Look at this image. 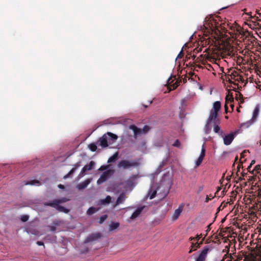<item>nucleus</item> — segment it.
I'll return each instance as SVG.
<instances>
[{"instance_id": "nucleus-1", "label": "nucleus", "mask_w": 261, "mask_h": 261, "mask_svg": "<svg viewBox=\"0 0 261 261\" xmlns=\"http://www.w3.org/2000/svg\"><path fill=\"white\" fill-rule=\"evenodd\" d=\"M215 46L212 48H206L204 52L206 54L204 55L205 60L202 61V64L205 66V67L208 70H214V67L208 63V62H211L213 64H215L217 65H218V62L220 60V57L221 56L222 53L220 50H217V48Z\"/></svg>"}, {"instance_id": "nucleus-54", "label": "nucleus", "mask_w": 261, "mask_h": 261, "mask_svg": "<svg viewBox=\"0 0 261 261\" xmlns=\"http://www.w3.org/2000/svg\"><path fill=\"white\" fill-rule=\"evenodd\" d=\"M242 166V163H240V164L238 165V167H237V168L238 170H239L240 168H241V167Z\"/></svg>"}, {"instance_id": "nucleus-2", "label": "nucleus", "mask_w": 261, "mask_h": 261, "mask_svg": "<svg viewBox=\"0 0 261 261\" xmlns=\"http://www.w3.org/2000/svg\"><path fill=\"white\" fill-rule=\"evenodd\" d=\"M221 107V102L219 101H215L213 103V108L210 111V115L207 120L206 126H208L210 124L213 123L214 125V131L216 133H220L221 135L223 134L222 131H220V127L219 124L220 123V119L218 118V112L220 110Z\"/></svg>"}, {"instance_id": "nucleus-62", "label": "nucleus", "mask_w": 261, "mask_h": 261, "mask_svg": "<svg viewBox=\"0 0 261 261\" xmlns=\"http://www.w3.org/2000/svg\"><path fill=\"white\" fill-rule=\"evenodd\" d=\"M195 58H196V56H195L193 55V56H192V59H193V60H195Z\"/></svg>"}, {"instance_id": "nucleus-25", "label": "nucleus", "mask_w": 261, "mask_h": 261, "mask_svg": "<svg viewBox=\"0 0 261 261\" xmlns=\"http://www.w3.org/2000/svg\"><path fill=\"white\" fill-rule=\"evenodd\" d=\"M118 152H116L112 156L109 158L108 160V163H113L118 158Z\"/></svg>"}, {"instance_id": "nucleus-43", "label": "nucleus", "mask_w": 261, "mask_h": 261, "mask_svg": "<svg viewBox=\"0 0 261 261\" xmlns=\"http://www.w3.org/2000/svg\"><path fill=\"white\" fill-rule=\"evenodd\" d=\"M203 189V186H200L198 187L197 190V194H199Z\"/></svg>"}, {"instance_id": "nucleus-42", "label": "nucleus", "mask_w": 261, "mask_h": 261, "mask_svg": "<svg viewBox=\"0 0 261 261\" xmlns=\"http://www.w3.org/2000/svg\"><path fill=\"white\" fill-rule=\"evenodd\" d=\"M226 81L227 82H228L229 83H231V84H233L234 85H236V84L233 82H232L231 81V79L230 78L229 76L227 75L226 77Z\"/></svg>"}, {"instance_id": "nucleus-23", "label": "nucleus", "mask_w": 261, "mask_h": 261, "mask_svg": "<svg viewBox=\"0 0 261 261\" xmlns=\"http://www.w3.org/2000/svg\"><path fill=\"white\" fill-rule=\"evenodd\" d=\"M156 194V190L155 189H153L152 188H150L149 190L148 195L150 199H153L155 197Z\"/></svg>"}, {"instance_id": "nucleus-4", "label": "nucleus", "mask_w": 261, "mask_h": 261, "mask_svg": "<svg viewBox=\"0 0 261 261\" xmlns=\"http://www.w3.org/2000/svg\"><path fill=\"white\" fill-rule=\"evenodd\" d=\"M139 165V163L137 162H130L126 160H123L118 163V168H122L124 169H126L132 167H137Z\"/></svg>"}, {"instance_id": "nucleus-27", "label": "nucleus", "mask_w": 261, "mask_h": 261, "mask_svg": "<svg viewBox=\"0 0 261 261\" xmlns=\"http://www.w3.org/2000/svg\"><path fill=\"white\" fill-rule=\"evenodd\" d=\"M119 223L118 222H112L110 225V230L112 231L117 229L119 226Z\"/></svg>"}, {"instance_id": "nucleus-58", "label": "nucleus", "mask_w": 261, "mask_h": 261, "mask_svg": "<svg viewBox=\"0 0 261 261\" xmlns=\"http://www.w3.org/2000/svg\"><path fill=\"white\" fill-rule=\"evenodd\" d=\"M241 174H242V176H243V177H244V176H246V175H247V173H244V172H242V173H241Z\"/></svg>"}, {"instance_id": "nucleus-40", "label": "nucleus", "mask_w": 261, "mask_h": 261, "mask_svg": "<svg viewBox=\"0 0 261 261\" xmlns=\"http://www.w3.org/2000/svg\"><path fill=\"white\" fill-rule=\"evenodd\" d=\"M201 237L202 234H197L196 237H195V241L198 242L199 241V240L201 238Z\"/></svg>"}, {"instance_id": "nucleus-39", "label": "nucleus", "mask_w": 261, "mask_h": 261, "mask_svg": "<svg viewBox=\"0 0 261 261\" xmlns=\"http://www.w3.org/2000/svg\"><path fill=\"white\" fill-rule=\"evenodd\" d=\"M180 143L179 141L178 140H176L175 141V142L173 143V146L176 147H179L180 146Z\"/></svg>"}, {"instance_id": "nucleus-6", "label": "nucleus", "mask_w": 261, "mask_h": 261, "mask_svg": "<svg viewBox=\"0 0 261 261\" xmlns=\"http://www.w3.org/2000/svg\"><path fill=\"white\" fill-rule=\"evenodd\" d=\"M236 135V133H231L225 135L223 137V142L225 145H230L233 140L234 137Z\"/></svg>"}, {"instance_id": "nucleus-63", "label": "nucleus", "mask_w": 261, "mask_h": 261, "mask_svg": "<svg viewBox=\"0 0 261 261\" xmlns=\"http://www.w3.org/2000/svg\"><path fill=\"white\" fill-rule=\"evenodd\" d=\"M225 118L226 119H228V116H226L225 117Z\"/></svg>"}, {"instance_id": "nucleus-16", "label": "nucleus", "mask_w": 261, "mask_h": 261, "mask_svg": "<svg viewBox=\"0 0 261 261\" xmlns=\"http://www.w3.org/2000/svg\"><path fill=\"white\" fill-rule=\"evenodd\" d=\"M225 261H238L236 258V256H233L231 253H227L225 254L223 258V260Z\"/></svg>"}, {"instance_id": "nucleus-20", "label": "nucleus", "mask_w": 261, "mask_h": 261, "mask_svg": "<svg viewBox=\"0 0 261 261\" xmlns=\"http://www.w3.org/2000/svg\"><path fill=\"white\" fill-rule=\"evenodd\" d=\"M198 248H199V246L198 244V242H192L189 253H191L192 252L196 251Z\"/></svg>"}, {"instance_id": "nucleus-48", "label": "nucleus", "mask_w": 261, "mask_h": 261, "mask_svg": "<svg viewBox=\"0 0 261 261\" xmlns=\"http://www.w3.org/2000/svg\"><path fill=\"white\" fill-rule=\"evenodd\" d=\"M178 85L177 83V82H176L174 84H173L172 85V87H173V89H176L177 87H178Z\"/></svg>"}, {"instance_id": "nucleus-45", "label": "nucleus", "mask_w": 261, "mask_h": 261, "mask_svg": "<svg viewBox=\"0 0 261 261\" xmlns=\"http://www.w3.org/2000/svg\"><path fill=\"white\" fill-rule=\"evenodd\" d=\"M148 129H149L148 126L147 125H145L143 127V129L142 130V132L145 133H147Z\"/></svg>"}, {"instance_id": "nucleus-49", "label": "nucleus", "mask_w": 261, "mask_h": 261, "mask_svg": "<svg viewBox=\"0 0 261 261\" xmlns=\"http://www.w3.org/2000/svg\"><path fill=\"white\" fill-rule=\"evenodd\" d=\"M36 243L38 246H43L44 247L43 242L41 241H37Z\"/></svg>"}, {"instance_id": "nucleus-8", "label": "nucleus", "mask_w": 261, "mask_h": 261, "mask_svg": "<svg viewBox=\"0 0 261 261\" xmlns=\"http://www.w3.org/2000/svg\"><path fill=\"white\" fill-rule=\"evenodd\" d=\"M233 97L232 93L230 94L229 93L225 97V104L224 106L225 113H227L228 112V108L227 105L229 104V103H232L233 101Z\"/></svg>"}, {"instance_id": "nucleus-46", "label": "nucleus", "mask_w": 261, "mask_h": 261, "mask_svg": "<svg viewBox=\"0 0 261 261\" xmlns=\"http://www.w3.org/2000/svg\"><path fill=\"white\" fill-rule=\"evenodd\" d=\"M215 197L214 196H213L212 197V198H210L209 196L208 195L206 196V198H205V202H208L210 200H211L212 199L214 198Z\"/></svg>"}, {"instance_id": "nucleus-50", "label": "nucleus", "mask_w": 261, "mask_h": 261, "mask_svg": "<svg viewBox=\"0 0 261 261\" xmlns=\"http://www.w3.org/2000/svg\"><path fill=\"white\" fill-rule=\"evenodd\" d=\"M58 187L59 188H60L61 189H65L64 186L62 185V184L58 185Z\"/></svg>"}, {"instance_id": "nucleus-34", "label": "nucleus", "mask_w": 261, "mask_h": 261, "mask_svg": "<svg viewBox=\"0 0 261 261\" xmlns=\"http://www.w3.org/2000/svg\"><path fill=\"white\" fill-rule=\"evenodd\" d=\"M205 154V147L204 144H203L202 146L201 151V153H200L199 156L204 159Z\"/></svg>"}, {"instance_id": "nucleus-17", "label": "nucleus", "mask_w": 261, "mask_h": 261, "mask_svg": "<svg viewBox=\"0 0 261 261\" xmlns=\"http://www.w3.org/2000/svg\"><path fill=\"white\" fill-rule=\"evenodd\" d=\"M90 182V180L89 179H87L85 180V181H84L83 182L80 183L77 185V188L79 190H80L84 189L88 186V185L89 184Z\"/></svg>"}, {"instance_id": "nucleus-56", "label": "nucleus", "mask_w": 261, "mask_h": 261, "mask_svg": "<svg viewBox=\"0 0 261 261\" xmlns=\"http://www.w3.org/2000/svg\"><path fill=\"white\" fill-rule=\"evenodd\" d=\"M106 168V167L102 166H101V167L100 168L99 170H102L105 169Z\"/></svg>"}, {"instance_id": "nucleus-7", "label": "nucleus", "mask_w": 261, "mask_h": 261, "mask_svg": "<svg viewBox=\"0 0 261 261\" xmlns=\"http://www.w3.org/2000/svg\"><path fill=\"white\" fill-rule=\"evenodd\" d=\"M101 237V235L100 233H92L86 238V239L84 241V243H88L89 242L97 240V239L100 238Z\"/></svg>"}, {"instance_id": "nucleus-28", "label": "nucleus", "mask_w": 261, "mask_h": 261, "mask_svg": "<svg viewBox=\"0 0 261 261\" xmlns=\"http://www.w3.org/2000/svg\"><path fill=\"white\" fill-rule=\"evenodd\" d=\"M237 72H235V73H231L230 75H228L229 76L230 78L232 80H234L235 81H239V80H241V76H239L238 75H236Z\"/></svg>"}, {"instance_id": "nucleus-47", "label": "nucleus", "mask_w": 261, "mask_h": 261, "mask_svg": "<svg viewBox=\"0 0 261 261\" xmlns=\"http://www.w3.org/2000/svg\"><path fill=\"white\" fill-rule=\"evenodd\" d=\"M207 235V234H205V236L203 238V239L200 241V242H198V244L199 245V248L200 247L201 245L203 243V242L204 240V238H205V237Z\"/></svg>"}, {"instance_id": "nucleus-9", "label": "nucleus", "mask_w": 261, "mask_h": 261, "mask_svg": "<svg viewBox=\"0 0 261 261\" xmlns=\"http://www.w3.org/2000/svg\"><path fill=\"white\" fill-rule=\"evenodd\" d=\"M99 145L102 147H106L108 146V137L107 135L106 134L103 135L99 139Z\"/></svg>"}, {"instance_id": "nucleus-24", "label": "nucleus", "mask_w": 261, "mask_h": 261, "mask_svg": "<svg viewBox=\"0 0 261 261\" xmlns=\"http://www.w3.org/2000/svg\"><path fill=\"white\" fill-rule=\"evenodd\" d=\"M37 185L38 186H40L41 183L38 180L34 179V180H32L27 181L24 184V185Z\"/></svg>"}, {"instance_id": "nucleus-5", "label": "nucleus", "mask_w": 261, "mask_h": 261, "mask_svg": "<svg viewBox=\"0 0 261 261\" xmlns=\"http://www.w3.org/2000/svg\"><path fill=\"white\" fill-rule=\"evenodd\" d=\"M45 206H50L54 208H55L56 210L60 212H63L65 213L68 212V210L65 208L64 207L61 206L59 205V203H55L54 202H46L44 203Z\"/></svg>"}, {"instance_id": "nucleus-38", "label": "nucleus", "mask_w": 261, "mask_h": 261, "mask_svg": "<svg viewBox=\"0 0 261 261\" xmlns=\"http://www.w3.org/2000/svg\"><path fill=\"white\" fill-rule=\"evenodd\" d=\"M255 163V160H252L250 164V165L247 167V170H248V172H250V169H251V168L252 167V166L253 165H254Z\"/></svg>"}, {"instance_id": "nucleus-30", "label": "nucleus", "mask_w": 261, "mask_h": 261, "mask_svg": "<svg viewBox=\"0 0 261 261\" xmlns=\"http://www.w3.org/2000/svg\"><path fill=\"white\" fill-rule=\"evenodd\" d=\"M97 211V209H96L94 207H90L88 208L87 212V214L89 215H91L95 213Z\"/></svg>"}, {"instance_id": "nucleus-21", "label": "nucleus", "mask_w": 261, "mask_h": 261, "mask_svg": "<svg viewBox=\"0 0 261 261\" xmlns=\"http://www.w3.org/2000/svg\"><path fill=\"white\" fill-rule=\"evenodd\" d=\"M259 107L258 106L255 107V108L253 111V115H252V120L253 121H255L256 120V119L257 118V117L258 115V114H259Z\"/></svg>"}, {"instance_id": "nucleus-15", "label": "nucleus", "mask_w": 261, "mask_h": 261, "mask_svg": "<svg viewBox=\"0 0 261 261\" xmlns=\"http://www.w3.org/2000/svg\"><path fill=\"white\" fill-rule=\"evenodd\" d=\"M94 162L93 161H91L88 165L85 166L81 170V174H84L86 171L91 170L94 165Z\"/></svg>"}, {"instance_id": "nucleus-44", "label": "nucleus", "mask_w": 261, "mask_h": 261, "mask_svg": "<svg viewBox=\"0 0 261 261\" xmlns=\"http://www.w3.org/2000/svg\"><path fill=\"white\" fill-rule=\"evenodd\" d=\"M48 228H49V230L51 231H55L56 230V227L54 226H48Z\"/></svg>"}, {"instance_id": "nucleus-35", "label": "nucleus", "mask_w": 261, "mask_h": 261, "mask_svg": "<svg viewBox=\"0 0 261 261\" xmlns=\"http://www.w3.org/2000/svg\"><path fill=\"white\" fill-rule=\"evenodd\" d=\"M108 218V216L107 215H104L102 216H101L100 218H99V224H101L102 223Z\"/></svg>"}, {"instance_id": "nucleus-18", "label": "nucleus", "mask_w": 261, "mask_h": 261, "mask_svg": "<svg viewBox=\"0 0 261 261\" xmlns=\"http://www.w3.org/2000/svg\"><path fill=\"white\" fill-rule=\"evenodd\" d=\"M143 210V207H141L138 208L131 215L130 218L132 220L136 219L137 218L140 214L141 213Z\"/></svg>"}, {"instance_id": "nucleus-12", "label": "nucleus", "mask_w": 261, "mask_h": 261, "mask_svg": "<svg viewBox=\"0 0 261 261\" xmlns=\"http://www.w3.org/2000/svg\"><path fill=\"white\" fill-rule=\"evenodd\" d=\"M81 166V164L80 162H77L75 165H74L73 168L69 172L68 174H67L64 176V178L66 179L69 177L75 172V171Z\"/></svg>"}, {"instance_id": "nucleus-31", "label": "nucleus", "mask_w": 261, "mask_h": 261, "mask_svg": "<svg viewBox=\"0 0 261 261\" xmlns=\"http://www.w3.org/2000/svg\"><path fill=\"white\" fill-rule=\"evenodd\" d=\"M68 200V199H67L66 198H62L59 199H55V200L52 201L51 202H54L60 204L61 203L65 202L67 201Z\"/></svg>"}, {"instance_id": "nucleus-41", "label": "nucleus", "mask_w": 261, "mask_h": 261, "mask_svg": "<svg viewBox=\"0 0 261 261\" xmlns=\"http://www.w3.org/2000/svg\"><path fill=\"white\" fill-rule=\"evenodd\" d=\"M184 56V53L181 50L180 53L178 54L177 57V59H181Z\"/></svg>"}, {"instance_id": "nucleus-13", "label": "nucleus", "mask_w": 261, "mask_h": 261, "mask_svg": "<svg viewBox=\"0 0 261 261\" xmlns=\"http://www.w3.org/2000/svg\"><path fill=\"white\" fill-rule=\"evenodd\" d=\"M182 210L183 206H179L178 208L175 210L172 216L173 220L175 221L178 218L179 216H180L182 211Z\"/></svg>"}, {"instance_id": "nucleus-52", "label": "nucleus", "mask_w": 261, "mask_h": 261, "mask_svg": "<svg viewBox=\"0 0 261 261\" xmlns=\"http://www.w3.org/2000/svg\"><path fill=\"white\" fill-rule=\"evenodd\" d=\"M189 241L194 242V241H195V237H191L189 239Z\"/></svg>"}, {"instance_id": "nucleus-32", "label": "nucleus", "mask_w": 261, "mask_h": 261, "mask_svg": "<svg viewBox=\"0 0 261 261\" xmlns=\"http://www.w3.org/2000/svg\"><path fill=\"white\" fill-rule=\"evenodd\" d=\"M89 148L92 151H95L97 149V146L95 143H91L89 145Z\"/></svg>"}, {"instance_id": "nucleus-19", "label": "nucleus", "mask_w": 261, "mask_h": 261, "mask_svg": "<svg viewBox=\"0 0 261 261\" xmlns=\"http://www.w3.org/2000/svg\"><path fill=\"white\" fill-rule=\"evenodd\" d=\"M110 175V171H107L104 172L101 175L99 179L98 180L97 182L99 183V181L103 182L107 180Z\"/></svg>"}, {"instance_id": "nucleus-57", "label": "nucleus", "mask_w": 261, "mask_h": 261, "mask_svg": "<svg viewBox=\"0 0 261 261\" xmlns=\"http://www.w3.org/2000/svg\"><path fill=\"white\" fill-rule=\"evenodd\" d=\"M238 95H239L240 96H242V95L240 93H238V94H236V98L237 99Z\"/></svg>"}, {"instance_id": "nucleus-11", "label": "nucleus", "mask_w": 261, "mask_h": 261, "mask_svg": "<svg viewBox=\"0 0 261 261\" xmlns=\"http://www.w3.org/2000/svg\"><path fill=\"white\" fill-rule=\"evenodd\" d=\"M126 198V196L124 193H121L118 196L115 204L114 205V207H115L117 205L122 203Z\"/></svg>"}, {"instance_id": "nucleus-51", "label": "nucleus", "mask_w": 261, "mask_h": 261, "mask_svg": "<svg viewBox=\"0 0 261 261\" xmlns=\"http://www.w3.org/2000/svg\"><path fill=\"white\" fill-rule=\"evenodd\" d=\"M246 152V150H244L243 152H242L241 153V158H244L245 156V153Z\"/></svg>"}, {"instance_id": "nucleus-29", "label": "nucleus", "mask_w": 261, "mask_h": 261, "mask_svg": "<svg viewBox=\"0 0 261 261\" xmlns=\"http://www.w3.org/2000/svg\"><path fill=\"white\" fill-rule=\"evenodd\" d=\"M111 197L108 195L105 199L101 200V203L102 204H109L111 202Z\"/></svg>"}, {"instance_id": "nucleus-64", "label": "nucleus", "mask_w": 261, "mask_h": 261, "mask_svg": "<svg viewBox=\"0 0 261 261\" xmlns=\"http://www.w3.org/2000/svg\"><path fill=\"white\" fill-rule=\"evenodd\" d=\"M237 160H238V157L237 156V157L236 158L235 161H236Z\"/></svg>"}, {"instance_id": "nucleus-36", "label": "nucleus", "mask_w": 261, "mask_h": 261, "mask_svg": "<svg viewBox=\"0 0 261 261\" xmlns=\"http://www.w3.org/2000/svg\"><path fill=\"white\" fill-rule=\"evenodd\" d=\"M203 160V158L200 157V156H199L198 159L197 160L196 162V167H198L202 163V161Z\"/></svg>"}, {"instance_id": "nucleus-59", "label": "nucleus", "mask_w": 261, "mask_h": 261, "mask_svg": "<svg viewBox=\"0 0 261 261\" xmlns=\"http://www.w3.org/2000/svg\"><path fill=\"white\" fill-rule=\"evenodd\" d=\"M260 10H257L256 11V13L259 15H261V13H260Z\"/></svg>"}, {"instance_id": "nucleus-61", "label": "nucleus", "mask_w": 261, "mask_h": 261, "mask_svg": "<svg viewBox=\"0 0 261 261\" xmlns=\"http://www.w3.org/2000/svg\"><path fill=\"white\" fill-rule=\"evenodd\" d=\"M210 225L207 226V229L206 230V231H210Z\"/></svg>"}, {"instance_id": "nucleus-60", "label": "nucleus", "mask_w": 261, "mask_h": 261, "mask_svg": "<svg viewBox=\"0 0 261 261\" xmlns=\"http://www.w3.org/2000/svg\"><path fill=\"white\" fill-rule=\"evenodd\" d=\"M260 10H257L256 11V13L259 15H261V13H260Z\"/></svg>"}, {"instance_id": "nucleus-33", "label": "nucleus", "mask_w": 261, "mask_h": 261, "mask_svg": "<svg viewBox=\"0 0 261 261\" xmlns=\"http://www.w3.org/2000/svg\"><path fill=\"white\" fill-rule=\"evenodd\" d=\"M138 177V175H134L132 176H130L129 179L127 180V183L130 184L133 181L136 180Z\"/></svg>"}, {"instance_id": "nucleus-55", "label": "nucleus", "mask_w": 261, "mask_h": 261, "mask_svg": "<svg viewBox=\"0 0 261 261\" xmlns=\"http://www.w3.org/2000/svg\"><path fill=\"white\" fill-rule=\"evenodd\" d=\"M221 190V188H220V187H218L217 191H216V192L215 193V196H216V194H217V193H218V192L219 191V190Z\"/></svg>"}, {"instance_id": "nucleus-26", "label": "nucleus", "mask_w": 261, "mask_h": 261, "mask_svg": "<svg viewBox=\"0 0 261 261\" xmlns=\"http://www.w3.org/2000/svg\"><path fill=\"white\" fill-rule=\"evenodd\" d=\"M260 170L261 166L260 165H257L255 166L254 169L252 171H250V173H251L252 174H254V171H255L256 173L259 174L261 175Z\"/></svg>"}, {"instance_id": "nucleus-3", "label": "nucleus", "mask_w": 261, "mask_h": 261, "mask_svg": "<svg viewBox=\"0 0 261 261\" xmlns=\"http://www.w3.org/2000/svg\"><path fill=\"white\" fill-rule=\"evenodd\" d=\"M213 248L211 245L204 246L195 261H205L207 254L212 250Z\"/></svg>"}, {"instance_id": "nucleus-37", "label": "nucleus", "mask_w": 261, "mask_h": 261, "mask_svg": "<svg viewBox=\"0 0 261 261\" xmlns=\"http://www.w3.org/2000/svg\"><path fill=\"white\" fill-rule=\"evenodd\" d=\"M29 216L28 215H22L21 216V220L22 221V222H26L29 219Z\"/></svg>"}, {"instance_id": "nucleus-10", "label": "nucleus", "mask_w": 261, "mask_h": 261, "mask_svg": "<svg viewBox=\"0 0 261 261\" xmlns=\"http://www.w3.org/2000/svg\"><path fill=\"white\" fill-rule=\"evenodd\" d=\"M129 128V129L133 130L134 134V137L135 138H136L139 135H140L142 133V129L139 128L135 125H130Z\"/></svg>"}, {"instance_id": "nucleus-22", "label": "nucleus", "mask_w": 261, "mask_h": 261, "mask_svg": "<svg viewBox=\"0 0 261 261\" xmlns=\"http://www.w3.org/2000/svg\"><path fill=\"white\" fill-rule=\"evenodd\" d=\"M211 26H209L211 28L212 31H216L218 30V25L216 24V20L214 19L211 20Z\"/></svg>"}, {"instance_id": "nucleus-53", "label": "nucleus", "mask_w": 261, "mask_h": 261, "mask_svg": "<svg viewBox=\"0 0 261 261\" xmlns=\"http://www.w3.org/2000/svg\"><path fill=\"white\" fill-rule=\"evenodd\" d=\"M229 104H230V105H229V106H230V108H231V111H233V108H234V105H233V103H229Z\"/></svg>"}, {"instance_id": "nucleus-14", "label": "nucleus", "mask_w": 261, "mask_h": 261, "mask_svg": "<svg viewBox=\"0 0 261 261\" xmlns=\"http://www.w3.org/2000/svg\"><path fill=\"white\" fill-rule=\"evenodd\" d=\"M108 137V142L109 144H112L117 139L118 136L112 133L108 132L107 134Z\"/></svg>"}]
</instances>
